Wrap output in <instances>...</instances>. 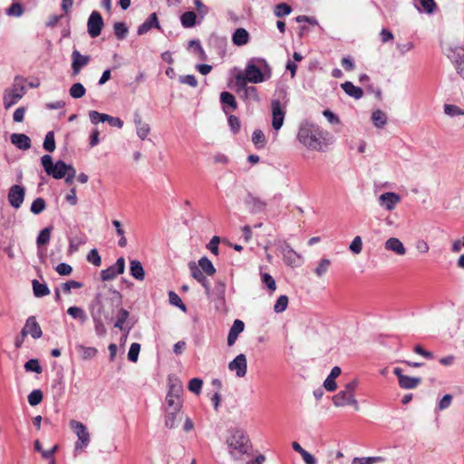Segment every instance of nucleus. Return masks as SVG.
Returning a JSON list of instances; mask_svg holds the SVG:
<instances>
[{
  "label": "nucleus",
  "instance_id": "f257e3e1",
  "mask_svg": "<svg viewBox=\"0 0 464 464\" xmlns=\"http://www.w3.org/2000/svg\"><path fill=\"white\" fill-rule=\"evenodd\" d=\"M297 140L307 150L314 151H324L333 143V137L328 131L308 121L300 125Z\"/></svg>",
  "mask_w": 464,
  "mask_h": 464
},
{
  "label": "nucleus",
  "instance_id": "f03ea898",
  "mask_svg": "<svg viewBox=\"0 0 464 464\" xmlns=\"http://www.w3.org/2000/svg\"><path fill=\"white\" fill-rule=\"evenodd\" d=\"M122 304V295L116 289L109 287L97 293L90 304L91 313L104 317L109 322L113 320L115 311Z\"/></svg>",
  "mask_w": 464,
  "mask_h": 464
},
{
  "label": "nucleus",
  "instance_id": "7ed1b4c3",
  "mask_svg": "<svg viewBox=\"0 0 464 464\" xmlns=\"http://www.w3.org/2000/svg\"><path fill=\"white\" fill-rule=\"evenodd\" d=\"M272 76V68L266 59L260 57H253L248 60L244 75L239 73L236 76L237 86L245 83H260L269 80Z\"/></svg>",
  "mask_w": 464,
  "mask_h": 464
},
{
  "label": "nucleus",
  "instance_id": "20e7f679",
  "mask_svg": "<svg viewBox=\"0 0 464 464\" xmlns=\"http://www.w3.org/2000/svg\"><path fill=\"white\" fill-rule=\"evenodd\" d=\"M25 80L22 77H15L14 83L10 89L5 90L3 102L5 109H9L16 104L25 94L26 89L24 86Z\"/></svg>",
  "mask_w": 464,
  "mask_h": 464
},
{
  "label": "nucleus",
  "instance_id": "39448f33",
  "mask_svg": "<svg viewBox=\"0 0 464 464\" xmlns=\"http://www.w3.org/2000/svg\"><path fill=\"white\" fill-rule=\"evenodd\" d=\"M227 445L230 450V454L234 458L246 454L248 450V439L245 435L244 431L240 430H234L228 437Z\"/></svg>",
  "mask_w": 464,
  "mask_h": 464
},
{
  "label": "nucleus",
  "instance_id": "423d86ee",
  "mask_svg": "<svg viewBox=\"0 0 464 464\" xmlns=\"http://www.w3.org/2000/svg\"><path fill=\"white\" fill-rule=\"evenodd\" d=\"M169 390L166 396V402L170 410L180 411L182 401L180 395L183 392V386L178 379H169Z\"/></svg>",
  "mask_w": 464,
  "mask_h": 464
},
{
  "label": "nucleus",
  "instance_id": "0eeeda50",
  "mask_svg": "<svg viewBox=\"0 0 464 464\" xmlns=\"http://www.w3.org/2000/svg\"><path fill=\"white\" fill-rule=\"evenodd\" d=\"M70 427L77 436V440L74 444V452L84 450L91 441L90 433L86 426L78 420H72L70 421Z\"/></svg>",
  "mask_w": 464,
  "mask_h": 464
},
{
  "label": "nucleus",
  "instance_id": "6e6552de",
  "mask_svg": "<svg viewBox=\"0 0 464 464\" xmlns=\"http://www.w3.org/2000/svg\"><path fill=\"white\" fill-rule=\"evenodd\" d=\"M447 56L454 64L457 72L464 77V48L461 46L450 47Z\"/></svg>",
  "mask_w": 464,
  "mask_h": 464
},
{
  "label": "nucleus",
  "instance_id": "1a4fd4ad",
  "mask_svg": "<svg viewBox=\"0 0 464 464\" xmlns=\"http://www.w3.org/2000/svg\"><path fill=\"white\" fill-rule=\"evenodd\" d=\"M103 25L102 14L98 11H92L87 22V30L90 36L92 38L99 36Z\"/></svg>",
  "mask_w": 464,
  "mask_h": 464
},
{
  "label": "nucleus",
  "instance_id": "9d476101",
  "mask_svg": "<svg viewBox=\"0 0 464 464\" xmlns=\"http://www.w3.org/2000/svg\"><path fill=\"white\" fill-rule=\"evenodd\" d=\"M125 269V260L119 257L115 264L101 271V278L102 281H110L116 278L119 275L123 274Z\"/></svg>",
  "mask_w": 464,
  "mask_h": 464
},
{
  "label": "nucleus",
  "instance_id": "9b49d317",
  "mask_svg": "<svg viewBox=\"0 0 464 464\" xmlns=\"http://www.w3.org/2000/svg\"><path fill=\"white\" fill-rule=\"evenodd\" d=\"M333 403L336 407H343L347 405L353 406L355 411L359 410V404L354 395L348 392L347 391L342 390L338 393L333 396Z\"/></svg>",
  "mask_w": 464,
  "mask_h": 464
},
{
  "label": "nucleus",
  "instance_id": "f8f14e48",
  "mask_svg": "<svg viewBox=\"0 0 464 464\" xmlns=\"http://www.w3.org/2000/svg\"><path fill=\"white\" fill-rule=\"evenodd\" d=\"M272 127L276 130H279L284 124L285 111L280 103L279 100H272Z\"/></svg>",
  "mask_w": 464,
  "mask_h": 464
},
{
  "label": "nucleus",
  "instance_id": "ddd939ff",
  "mask_svg": "<svg viewBox=\"0 0 464 464\" xmlns=\"http://www.w3.org/2000/svg\"><path fill=\"white\" fill-rule=\"evenodd\" d=\"M24 196H25V189L24 187H22L21 185H13L10 188H9V192H8V201H9V204L15 209H18L24 200Z\"/></svg>",
  "mask_w": 464,
  "mask_h": 464
},
{
  "label": "nucleus",
  "instance_id": "4468645a",
  "mask_svg": "<svg viewBox=\"0 0 464 464\" xmlns=\"http://www.w3.org/2000/svg\"><path fill=\"white\" fill-rule=\"evenodd\" d=\"M393 373L397 376L399 386L402 389H414L421 382V379L420 377H411L408 375H404L402 373V370L399 367L393 369Z\"/></svg>",
  "mask_w": 464,
  "mask_h": 464
},
{
  "label": "nucleus",
  "instance_id": "2eb2a0df",
  "mask_svg": "<svg viewBox=\"0 0 464 464\" xmlns=\"http://www.w3.org/2000/svg\"><path fill=\"white\" fill-rule=\"evenodd\" d=\"M23 337L30 334L34 339H39L43 335L42 329L34 316H29L21 331Z\"/></svg>",
  "mask_w": 464,
  "mask_h": 464
},
{
  "label": "nucleus",
  "instance_id": "dca6fc26",
  "mask_svg": "<svg viewBox=\"0 0 464 464\" xmlns=\"http://www.w3.org/2000/svg\"><path fill=\"white\" fill-rule=\"evenodd\" d=\"M228 369L236 372L238 378L246 375L247 370V362L245 354L240 353L237 355L229 363Z\"/></svg>",
  "mask_w": 464,
  "mask_h": 464
},
{
  "label": "nucleus",
  "instance_id": "f3484780",
  "mask_svg": "<svg viewBox=\"0 0 464 464\" xmlns=\"http://www.w3.org/2000/svg\"><path fill=\"white\" fill-rule=\"evenodd\" d=\"M401 201V197L394 192H385L379 197V204L386 210L392 211Z\"/></svg>",
  "mask_w": 464,
  "mask_h": 464
},
{
  "label": "nucleus",
  "instance_id": "a211bd4d",
  "mask_svg": "<svg viewBox=\"0 0 464 464\" xmlns=\"http://www.w3.org/2000/svg\"><path fill=\"white\" fill-rule=\"evenodd\" d=\"M72 75H78L82 67L87 65L90 62V56L82 55L78 50H74L72 53Z\"/></svg>",
  "mask_w": 464,
  "mask_h": 464
},
{
  "label": "nucleus",
  "instance_id": "6ab92c4d",
  "mask_svg": "<svg viewBox=\"0 0 464 464\" xmlns=\"http://www.w3.org/2000/svg\"><path fill=\"white\" fill-rule=\"evenodd\" d=\"M284 261L290 266H298L301 264V256L296 253L289 245L282 248Z\"/></svg>",
  "mask_w": 464,
  "mask_h": 464
},
{
  "label": "nucleus",
  "instance_id": "aec40b11",
  "mask_svg": "<svg viewBox=\"0 0 464 464\" xmlns=\"http://www.w3.org/2000/svg\"><path fill=\"white\" fill-rule=\"evenodd\" d=\"M245 324L242 320L236 319L229 329L227 335V345L232 346L237 340L238 335L244 331Z\"/></svg>",
  "mask_w": 464,
  "mask_h": 464
},
{
  "label": "nucleus",
  "instance_id": "412c9836",
  "mask_svg": "<svg viewBox=\"0 0 464 464\" xmlns=\"http://www.w3.org/2000/svg\"><path fill=\"white\" fill-rule=\"evenodd\" d=\"M157 28L160 29V23L158 21V16L156 13H152L149 15V17L142 23L137 30V34L139 35H142L148 33L150 29Z\"/></svg>",
  "mask_w": 464,
  "mask_h": 464
},
{
  "label": "nucleus",
  "instance_id": "4be33fe9",
  "mask_svg": "<svg viewBox=\"0 0 464 464\" xmlns=\"http://www.w3.org/2000/svg\"><path fill=\"white\" fill-rule=\"evenodd\" d=\"M10 140L17 149L26 150L31 148V139L24 133H13Z\"/></svg>",
  "mask_w": 464,
  "mask_h": 464
},
{
  "label": "nucleus",
  "instance_id": "5701e85b",
  "mask_svg": "<svg viewBox=\"0 0 464 464\" xmlns=\"http://www.w3.org/2000/svg\"><path fill=\"white\" fill-rule=\"evenodd\" d=\"M133 121L136 126V132L138 137L144 140L150 131V125L142 121L139 112H135Z\"/></svg>",
  "mask_w": 464,
  "mask_h": 464
},
{
  "label": "nucleus",
  "instance_id": "b1692460",
  "mask_svg": "<svg viewBox=\"0 0 464 464\" xmlns=\"http://www.w3.org/2000/svg\"><path fill=\"white\" fill-rule=\"evenodd\" d=\"M246 204L253 213H258L266 208V203L257 197L248 194L245 199Z\"/></svg>",
  "mask_w": 464,
  "mask_h": 464
},
{
  "label": "nucleus",
  "instance_id": "393cba45",
  "mask_svg": "<svg viewBox=\"0 0 464 464\" xmlns=\"http://www.w3.org/2000/svg\"><path fill=\"white\" fill-rule=\"evenodd\" d=\"M249 40V33L245 28H237L232 34V43L237 46L246 45Z\"/></svg>",
  "mask_w": 464,
  "mask_h": 464
},
{
  "label": "nucleus",
  "instance_id": "a878e982",
  "mask_svg": "<svg viewBox=\"0 0 464 464\" xmlns=\"http://www.w3.org/2000/svg\"><path fill=\"white\" fill-rule=\"evenodd\" d=\"M341 374V368L338 366H334L330 374L324 382V387L328 392H334L337 388V384L335 382V378H337Z\"/></svg>",
  "mask_w": 464,
  "mask_h": 464
},
{
  "label": "nucleus",
  "instance_id": "bb28decb",
  "mask_svg": "<svg viewBox=\"0 0 464 464\" xmlns=\"http://www.w3.org/2000/svg\"><path fill=\"white\" fill-rule=\"evenodd\" d=\"M67 169V164L63 160H60L53 163L48 175L52 176L55 179H61L65 177Z\"/></svg>",
  "mask_w": 464,
  "mask_h": 464
},
{
  "label": "nucleus",
  "instance_id": "cd10ccee",
  "mask_svg": "<svg viewBox=\"0 0 464 464\" xmlns=\"http://www.w3.org/2000/svg\"><path fill=\"white\" fill-rule=\"evenodd\" d=\"M341 88L350 97L359 100L363 96V91L362 88L355 86L352 82H344L341 84Z\"/></svg>",
  "mask_w": 464,
  "mask_h": 464
},
{
  "label": "nucleus",
  "instance_id": "c85d7f7f",
  "mask_svg": "<svg viewBox=\"0 0 464 464\" xmlns=\"http://www.w3.org/2000/svg\"><path fill=\"white\" fill-rule=\"evenodd\" d=\"M385 248L389 251H392L399 256H402L406 253V248L404 247L402 242L396 238L391 237L385 242Z\"/></svg>",
  "mask_w": 464,
  "mask_h": 464
},
{
  "label": "nucleus",
  "instance_id": "c756f323",
  "mask_svg": "<svg viewBox=\"0 0 464 464\" xmlns=\"http://www.w3.org/2000/svg\"><path fill=\"white\" fill-rule=\"evenodd\" d=\"M130 273L135 279L142 281L145 278V272L141 263L133 259L130 262Z\"/></svg>",
  "mask_w": 464,
  "mask_h": 464
},
{
  "label": "nucleus",
  "instance_id": "7c9ffc66",
  "mask_svg": "<svg viewBox=\"0 0 464 464\" xmlns=\"http://www.w3.org/2000/svg\"><path fill=\"white\" fill-rule=\"evenodd\" d=\"M92 319L94 324V330L98 336H104L107 333L106 327L104 325V317L99 314L91 313Z\"/></svg>",
  "mask_w": 464,
  "mask_h": 464
},
{
  "label": "nucleus",
  "instance_id": "2f4dec72",
  "mask_svg": "<svg viewBox=\"0 0 464 464\" xmlns=\"http://www.w3.org/2000/svg\"><path fill=\"white\" fill-rule=\"evenodd\" d=\"M238 89L242 90L244 92V98L246 100H251L254 102H259V95L256 87L255 86H247L246 83L243 85V82H241V85L237 86Z\"/></svg>",
  "mask_w": 464,
  "mask_h": 464
},
{
  "label": "nucleus",
  "instance_id": "473e14b6",
  "mask_svg": "<svg viewBox=\"0 0 464 464\" xmlns=\"http://www.w3.org/2000/svg\"><path fill=\"white\" fill-rule=\"evenodd\" d=\"M33 292L35 297H44L50 294V289L45 283H40L38 280L32 281Z\"/></svg>",
  "mask_w": 464,
  "mask_h": 464
},
{
  "label": "nucleus",
  "instance_id": "72a5a7b5",
  "mask_svg": "<svg viewBox=\"0 0 464 464\" xmlns=\"http://www.w3.org/2000/svg\"><path fill=\"white\" fill-rule=\"evenodd\" d=\"M180 23L184 28H191L197 24V14L193 11H188L181 14Z\"/></svg>",
  "mask_w": 464,
  "mask_h": 464
},
{
  "label": "nucleus",
  "instance_id": "f704fd0d",
  "mask_svg": "<svg viewBox=\"0 0 464 464\" xmlns=\"http://www.w3.org/2000/svg\"><path fill=\"white\" fill-rule=\"evenodd\" d=\"M197 266L208 276H213L216 273L214 265L207 256H202Z\"/></svg>",
  "mask_w": 464,
  "mask_h": 464
},
{
  "label": "nucleus",
  "instance_id": "c9c22d12",
  "mask_svg": "<svg viewBox=\"0 0 464 464\" xmlns=\"http://www.w3.org/2000/svg\"><path fill=\"white\" fill-rule=\"evenodd\" d=\"M220 102L227 106L231 111H235L237 108L235 96L228 92H222L220 93Z\"/></svg>",
  "mask_w": 464,
  "mask_h": 464
},
{
  "label": "nucleus",
  "instance_id": "e433bc0d",
  "mask_svg": "<svg viewBox=\"0 0 464 464\" xmlns=\"http://www.w3.org/2000/svg\"><path fill=\"white\" fill-rule=\"evenodd\" d=\"M53 227L52 226L46 227L40 231L36 238L37 246H45L51 239V234Z\"/></svg>",
  "mask_w": 464,
  "mask_h": 464
},
{
  "label": "nucleus",
  "instance_id": "4c0bfd02",
  "mask_svg": "<svg viewBox=\"0 0 464 464\" xmlns=\"http://www.w3.org/2000/svg\"><path fill=\"white\" fill-rule=\"evenodd\" d=\"M372 121L375 127L382 128L387 123V116L382 111L376 110L372 114Z\"/></svg>",
  "mask_w": 464,
  "mask_h": 464
},
{
  "label": "nucleus",
  "instance_id": "58836bf2",
  "mask_svg": "<svg viewBox=\"0 0 464 464\" xmlns=\"http://www.w3.org/2000/svg\"><path fill=\"white\" fill-rule=\"evenodd\" d=\"M226 284L223 281H217L215 283L212 295L215 296L214 300H218L222 303L225 301Z\"/></svg>",
  "mask_w": 464,
  "mask_h": 464
},
{
  "label": "nucleus",
  "instance_id": "ea45409f",
  "mask_svg": "<svg viewBox=\"0 0 464 464\" xmlns=\"http://www.w3.org/2000/svg\"><path fill=\"white\" fill-rule=\"evenodd\" d=\"M118 309L117 320L114 323V327L121 331H124V324L126 323L130 313L126 309L121 308V306Z\"/></svg>",
  "mask_w": 464,
  "mask_h": 464
},
{
  "label": "nucleus",
  "instance_id": "a19ab883",
  "mask_svg": "<svg viewBox=\"0 0 464 464\" xmlns=\"http://www.w3.org/2000/svg\"><path fill=\"white\" fill-rule=\"evenodd\" d=\"M67 314L74 319H78L81 323H85L87 320V314L85 311L79 306H71L67 310Z\"/></svg>",
  "mask_w": 464,
  "mask_h": 464
},
{
  "label": "nucleus",
  "instance_id": "79ce46f5",
  "mask_svg": "<svg viewBox=\"0 0 464 464\" xmlns=\"http://www.w3.org/2000/svg\"><path fill=\"white\" fill-rule=\"evenodd\" d=\"M252 142L256 149H263L266 146V140L261 130H255L252 134Z\"/></svg>",
  "mask_w": 464,
  "mask_h": 464
},
{
  "label": "nucleus",
  "instance_id": "37998d69",
  "mask_svg": "<svg viewBox=\"0 0 464 464\" xmlns=\"http://www.w3.org/2000/svg\"><path fill=\"white\" fill-rule=\"evenodd\" d=\"M87 241V238L84 235L79 237H73L69 239V251L71 253H74L78 251L79 247L82 245H84Z\"/></svg>",
  "mask_w": 464,
  "mask_h": 464
},
{
  "label": "nucleus",
  "instance_id": "c03bdc74",
  "mask_svg": "<svg viewBox=\"0 0 464 464\" xmlns=\"http://www.w3.org/2000/svg\"><path fill=\"white\" fill-rule=\"evenodd\" d=\"M46 208V202L43 198H35L30 207V211L34 215L41 214Z\"/></svg>",
  "mask_w": 464,
  "mask_h": 464
},
{
  "label": "nucleus",
  "instance_id": "a18cd8bd",
  "mask_svg": "<svg viewBox=\"0 0 464 464\" xmlns=\"http://www.w3.org/2000/svg\"><path fill=\"white\" fill-rule=\"evenodd\" d=\"M292 13V7L286 3H280L274 8V14L276 17H283Z\"/></svg>",
  "mask_w": 464,
  "mask_h": 464
},
{
  "label": "nucleus",
  "instance_id": "49530a36",
  "mask_svg": "<svg viewBox=\"0 0 464 464\" xmlns=\"http://www.w3.org/2000/svg\"><path fill=\"white\" fill-rule=\"evenodd\" d=\"M77 349L82 353V358L83 360H90L96 356L98 351L94 347H88L82 344L77 345Z\"/></svg>",
  "mask_w": 464,
  "mask_h": 464
},
{
  "label": "nucleus",
  "instance_id": "de8ad7c7",
  "mask_svg": "<svg viewBox=\"0 0 464 464\" xmlns=\"http://www.w3.org/2000/svg\"><path fill=\"white\" fill-rule=\"evenodd\" d=\"M43 147L48 152H53L55 150V139L53 131H48L46 133Z\"/></svg>",
  "mask_w": 464,
  "mask_h": 464
},
{
  "label": "nucleus",
  "instance_id": "09e8293b",
  "mask_svg": "<svg viewBox=\"0 0 464 464\" xmlns=\"http://www.w3.org/2000/svg\"><path fill=\"white\" fill-rule=\"evenodd\" d=\"M85 92L84 86L80 82L73 83L69 90L70 95L74 99L82 98Z\"/></svg>",
  "mask_w": 464,
  "mask_h": 464
},
{
  "label": "nucleus",
  "instance_id": "8fccbe9b",
  "mask_svg": "<svg viewBox=\"0 0 464 464\" xmlns=\"http://www.w3.org/2000/svg\"><path fill=\"white\" fill-rule=\"evenodd\" d=\"M114 34L119 40H123L128 34V27L123 22H117L113 25Z\"/></svg>",
  "mask_w": 464,
  "mask_h": 464
},
{
  "label": "nucleus",
  "instance_id": "3c124183",
  "mask_svg": "<svg viewBox=\"0 0 464 464\" xmlns=\"http://www.w3.org/2000/svg\"><path fill=\"white\" fill-rule=\"evenodd\" d=\"M287 305H288V297L285 295H282L277 298V300L274 305V311L276 314L283 313L284 311L286 310Z\"/></svg>",
  "mask_w": 464,
  "mask_h": 464
},
{
  "label": "nucleus",
  "instance_id": "603ef678",
  "mask_svg": "<svg viewBox=\"0 0 464 464\" xmlns=\"http://www.w3.org/2000/svg\"><path fill=\"white\" fill-rule=\"evenodd\" d=\"M444 113L450 117L463 116L464 110H462L460 107L454 105V104H445L444 105Z\"/></svg>",
  "mask_w": 464,
  "mask_h": 464
},
{
  "label": "nucleus",
  "instance_id": "864d4df0",
  "mask_svg": "<svg viewBox=\"0 0 464 464\" xmlns=\"http://www.w3.org/2000/svg\"><path fill=\"white\" fill-rule=\"evenodd\" d=\"M331 266V260L328 258H323L320 260L318 266L314 269V273L318 277L323 276L329 269Z\"/></svg>",
  "mask_w": 464,
  "mask_h": 464
},
{
  "label": "nucleus",
  "instance_id": "5fc2aeb1",
  "mask_svg": "<svg viewBox=\"0 0 464 464\" xmlns=\"http://www.w3.org/2000/svg\"><path fill=\"white\" fill-rule=\"evenodd\" d=\"M169 301L172 305L179 307L181 311L185 312L187 310V307L183 304L181 298L174 291L169 292Z\"/></svg>",
  "mask_w": 464,
  "mask_h": 464
},
{
  "label": "nucleus",
  "instance_id": "6e6d98bb",
  "mask_svg": "<svg viewBox=\"0 0 464 464\" xmlns=\"http://www.w3.org/2000/svg\"><path fill=\"white\" fill-rule=\"evenodd\" d=\"M275 96L276 97L275 100H279L281 104L282 102L286 103L288 102L286 86L285 84H278L275 91Z\"/></svg>",
  "mask_w": 464,
  "mask_h": 464
},
{
  "label": "nucleus",
  "instance_id": "4d7b16f0",
  "mask_svg": "<svg viewBox=\"0 0 464 464\" xmlns=\"http://www.w3.org/2000/svg\"><path fill=\"white\" fill-rule=\"evenodd\" d=\"M28 402L31 406H36L40 404L43 401V392L41 390H34L30 392V394L27 397Z\"/></svg>",
  "mask_w": 464,
  "mask_h": 464
},
{
  "label": "nucleus",
  "instance_id": "13d9d810",
  "mask_svg": "<svg viewBox=\"0 0 464 464\" xmlns=\"http://www.w3.org/2000/svg\"><path fill=\"white\" fill-rule=\"evenodd\" d=\"M83 286L82 283L75 281V280H69L63 284H62L61 288L64 294H71L72 289H79Z\"/></svg>",
  "mask_w": 464,
  "mask_h": 464
},
{
  "label": "nucleus",
  "instance_id": "bf43d9fd",
  "mask_svg": "<svg viewBox=\"0 0 464 464\" xmlns=\"http://www.w3.org/2000/svg\"><path fill=\"white\" fill-rule=\"evenodd\" d=\"M24 369L26 372H32L41 373L43 369L37 359H30L24 363Z\"/></svg>",
  "mask_w": 464,
  "mask_h": 464
},
{
  "label": "nucleus",
  "instance_id": "052dcab7",
  "mask_svg": "<svg viewBox=\"0 0 464 464\" xmlns=\"http://www.w3.org/2000/svg\"><path fill=\"white\" fill-rule=\"evenodd\" d=\"M261 281L271 292H274L276 289V281L271 275L267 273H261Z\"/></svg>",
  "mask_w": 464,
  "mask_h": 464
},
{
  "label": "nucleus",
  "instance_id": "680f3d73",
  "mask_svg": "<svg viewBox=\"0 0 464 464\" xmlns=\"http://www.w3.org/2000/svg\"><path fill=\"white\" fill-rule=\"evenodd\" d=\"M140 351V344L138 343H133L130 344V347L128 352V359L132 362H136L138 361L139 353Z\"/></svg>",
  "mask_w": 464,
  "mask_h": 464
},
{
  "label": "nucleus",
  "instance_id": "e2e57ef3",
  "mask_svg": "<svg viewBox=\"0 0 464 464\" xmlns=\"http://www.w3.org/2000/svg\"><path fill=\"white\" fill-rule=\"evenodd\" d=\"M179 412V411H174L170 410L165 417V426L169 429H173L176 427V419L177 414Z\"/></svg>",
  "mask_w": 464,
  "mask_h": 464
},
{
  "label": "nucleus",
  "instance_id": "0e129e2a",
  "mask_svg": "<svg viewBox=\"0 0 464 464\" xmlns=\"http://www.w3.org/2000/svg\"><path fill=\"white\" fill-rule=\"evenodd\" d=\"M203 382L199 378H193L189 381L188 388L191 392L199 394L201 392Z\"/></svg>",
  "mask_w": 464,
  "mask_h": 464
},
{
  "label": "nucleus",
  "instance_id": "69168bd1",
  "mask_svg": "<svg viewBox=\"0 0 464 464\" xmlns=\"http://www.w3.org/2000/svg\"><path fill=\"white\" fill-rule=\"evenodd\" d=\"M188 268L191 274V276L196 279L197 281H199L202 279L204 276L203 271L197 266L195 262H189L188 263Z\"/></svg>",
  "mask_w": 464,
  "mask_h": 464
},
{
  "label": "nucleus",
  "instance_id": "338daca9",
  "mask_svg": "<svg viewBox=\"0 0 464 464\" xmlns=\"http://www.w3.org/2000/svg\"><path fill=\"white\" fill-rule=\"evenodd\" d=\"M88 262L92 263L95 266H100L102 265V258L98 253L96 248L92 249L87 255Z\"/></svg>",
  "mask_w": 464,
  "mask_h": 464
},
{
  "label": "nucleus",
  "instance_id": "774afa93",
  "mask_svg": "<svg viewBox=\"0 0 464 464\" xmlns=\"http://www.w3.org/2000/svg\"><path fill=\"white\" fill-rule=\"evenodd\" d=\"M349 249L355 255H358L362 250V241L360 236H356L350 244Z\"/></svg>",
  "mask_w": 464,
  "mask_h": 464
}]
</instances>
